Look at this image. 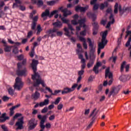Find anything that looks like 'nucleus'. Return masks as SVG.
<instances>
[{"mask_svg":"<svg viewBox=\"0 0 131 131\" xmlns=\"http://www.w3.org/2000/svg\"><path fill=\"white\" fill-rule=\"evenodd\" d=\"M37 64H38V61L33 59L32 62L31 64L32 68L33 70L34 75H32V79L33 80V86H38L39 84H41L42 86L45 87L46 84L45 83V81L41 79V77L38 73H36V71L37 70Z\"/></svg>","mask_w":131,"mask_h":131,"instance_id":"obj_1","label":"nucleus"},{"mask_svg":"<svg viewBox=\"0 0 131 131\" xmlns=\"http://www.w3.org/2000/svg\"><path fill=\"white\" fill-rule=\"evenodd\" d=\"M17 65L16 75H18V76H25L27 74V69L25 67H23L21 62H18Z\"/></svg>","mask_w":131,"mask_h":131,"instance_id":"obj_2","label":"nucleus"},{"mask_svg":"<svg viewBox=\"0 0 131 131\" xmlns=\"http://www.w3.org/2000/svg\"><path fill=\"white\" fill-rule=\"evenodd\" d=\"M22 88H23V83L22 82L21 78L18 77L15 79V83L14 85V88L15 90H17V91H20Z\"/></svg>","mask_w":131,"mask_h":131,"instance_id":"obj_3","label":"nucleus"},{"mask_svg":"<svg viewBox=\"0 0 131 131\" xmlns=\"http://www.w3.org/2000/svg\"><path fill=\"white\" fill-rule=\"evenodd\" d=\"M28 129H29V130L34 129L35 127H36V125H37V120H35L34 118L31 119L28 121Z\"/></svg>","mask_w":131,"mask_h":131,"instance_id":"obj_4","label":"nucleus"},{"mask_svg":"<svg viewBox=\"0 0 131 131\" xmlns=\"http://www.w3.org/2000/svg\"><path fill=\"white\" fill-rule=\"evenodd\" d=\"M15 3L13 4L12 8H19L20 11H25L26 8L23 5H21L22 2L20 0H15Z\"/></svg>","mask_w":131,"mask_h":131,"instance_id":"obj_5","label":"nucleus"},{"mask_svg":"<svg viewBox=\"0 0 131 131\" xmlns=\"http://www.w3.org/2000/svg\"><path fill=\"white\" fill-rule=\"evenodd\" d=\"M113 74L112 73L110 72V69L109 68H107L105 70V78L108 77L111 80L108 81V85H111L113 82V79L112 78Z\"/></svg>","mask_w":131,"mask_h":131,"instance_id":"obj_6","label":"nucleus"},{"mask_svg":"<svg viewBox=\"0 0 131 131\" xmlns=\"http://www.w3.org/2000/svg\"><path fill=\"white\" fill-rule=\"evenodd\" d=\"M78 85V84H74L72 85L71 88H66L63 89V91L61 92V94L64 95V94H69V93H71V92H73V91L77 88Z\"/></svg>","mask_w":131,"mask_h":131,"instance_id":"obj_7","label":"nucleus"},{"mask_svg":"<svg viewBox=\"0 0 131 131\" xmlns=\"http://www.w3.org/2000/svg\"><path fill=\"white\" fill-rule=\"evenodd\" d=\"M58 31V29L53 28V29H50L48 30L46 33L47 34L49 35V36L51 37V38H53V37H55V36H57V34H56V32Z\"/></svg>","mask_w":131,"mask_h":131,"instance_id":"obj_8","label":"nucleus"},{"mask_svg":"<svg viewBox=\"0 0 131 131\" xmlns=\"http://www.w3.org/2000/svg\"><path fill=\"white\" fill-rule=\"evenodd\" d=\"M115 9L114 12L115 14H117L118 13V8H119V12L120 13V15L122 16L123 15V13H124V10L121 9V5H118V3H116L114 6Z\"/></svg>","mask_w":131,"mask_h":131,"instance_id":"obj_9","label":"nucleus"},{"mask_svg":"<svg viewBox=\"0 0 131 131\" xmlns=\"http://www.w3.org/2000/svg\"><path fill=\"white\" fill-rule=\"evenodd\" d=\"M87 40L89 41V50L90 51V54L91 55H94V53H95V52H96V50L94 48V42L92 41V40L90 38H88Z\"/></svg>","mask_w":131,"mask_h":131,"instance_id":"obj_10","label":"nucleus"},{"mask_svg":"<svg viewBox=\"0 0 131 131\" xmlns=\"http://www.w3.org/2000/svg\"><path fill=\"white\" fill-rule=\"evenodd\" d=\"M24 123V121H23V117H21L18 119L17 122H16L15 125L17 126L16 129L18 130V129H22L23 128V124Z\"/></svg>","mask_w":131,"mask_h":131,"instance_id":"obj_11","label":"nucleus"},{"mask_svg":"<svg viewBox=\"0 0 131 131\" xmlns=\"http://www.w3.org/2000/svg\"><path fill=\"white\" fill-rule=\"evenodd\" d=\"M86 21V18L85 17L80 19L78 20V24H79V26L76 27V31H79L80 30L81 27H83V25H85L84 23H85V21Z\"/></svg>","mask_w":131,"mask_h":131,"instance_id":"obj_12","label":"nucleus"},{"mask_svg":"<svg viewBox=\"0 0 131 131\" xmlns=\"http://www.w3.org/2000/svg\"><path fill=\"white\" fill-rule=\"evenodd\" d=\"M89 9V6H86L85 7H82L79 6H77L75 7V11L76 12H78V11H80V12H85L86 10Z\"/></svg>","mask_w":131,"mask_h":131,"instance_id":"obj_13","label":"nucleus"},{"mask_svg":"<svg viewBox=\"0 0 131 131\" xmlns=\"http://www.w3.org/2000/svg\"><path fill=\"white\" fill-rule=\"evenodd\" d=\"M94 26L93 28V35H96L98 33V29H99V25H98V23L94 22L93 24Z\"/></svg>","mask_w":131,"mask_h":131,"instance_id":"obj_14","label":"nucleus"},{"mask_svg":"<svg viewBox=\"0 0 131 131\" xmlns=\"http://www.w3.org/2000/svg\"><path fill=\"white\" fill-rule=\"evenodd\" d=\"M73 18H74V20L71 21L72 24H73V25H77V24H78V18H79L78 14H75Z\"/></svg>","mask_w":131,"mask_h":131,"instance_id":"obj_15","label":"nucleus"},{"mask_svg":"<svg viewBox=\"0 0 131 131\" xmlns=\"http://www.w3.org/2000/svg\"><path fill=\"white\" fill-rule=\"evenodd\" d=\"M78 38L80 41L83 42V47L85 50L88 49V45L86 44V40L83 37L80 36H78Z\"/></svg>","mask_w":131,"mask_h":131,"instance_id":"obj_16","label":"nucleus"},{"mask_svg":"<svg viewBox=\"0 0 131 131\" xmlns=\"http://www.w3.org/2000/svg\"><path fill=\"white\" fill-rule=\"evenodd\" d=\"M110 21H109L106 26V28H109V27H110V25H111V24H113L114 23V22H115V19H114V17H113V14H111V16H110Z\"/></svg>","mask_w":131,"mask_h":131,"instance_id":"obj_17","label":"nucleus"},{"mask_svg":"<svg viewBox=\"0 0 131 131\" xmlns=\"http://www.w3.org/2000/svg\"><path fill=\"white\" fill-rule=\"evenodd\" d=\"M20 106V104H17L16 105L12 106L11 108H10V116H13L14 115V114L15 113V112L14 110L17 108H19V106Z\"/></svg>","mask_w":131,"mask_h":131,"instance_id":"obj_18","label":"nucleus"},{"mask_svg":"<svg viewBox=\"0 0 131 131\" xmlns=\"http://www.w3.org/2000/svg\"><path fill=\"white\" fill-rule=\"evenodd\" d=\"M101 63L100 62H97L96 65L94 66L93 68V71H94L96 74H98L99 73V67L101 66Z\"/></svg>","mask_w":131,"mask_h":131,"instance_id":"obj_19","label":"nucleus"},{"mask_svg":"<svg viewBox=\"0 0 131 131\" xmlns=\"http://www.w3.org/2000/svg\"><path fill=\"white\" fill-rule=\"evenodd\" d=\"M119 90L118 89V88H116V87H113L112 88L110 94H109V97H111V95H113V94H117V93H118Z\"/></svg>","mask_w":131,"mask_h":131,"instance_id":"obj_20","label":"nucleus"},{"mask_svg":"<svg viewBox=\"0 0 131 131\" xmlns=\"http://www.w3.org/2000/svg\"><path fill=\"white\" fill-rule=\"evenodd\" d=\"M83 28L84 29V30L81 31L80 32V35H82V36H85V35H86V30L89 29V27H88L85 25H84L83 26Z\"/></svg>","mask_w":131,"mask_h":131,"instance_id":"obj_21","label":"nucleus"},{"mask_svg":"<svg viewBox=\"0 0 131 131\" xmlns=\"http://www.w3.org/2000/svg\"><path fill=\"white\" fill-rule=\"evenodd\" d=\"M49 103H50V100L45 99L43 102L39 103V106L40 107H43V106H47V105H49Z\"/></svg>","mask_w":131,"mask_h":131,"instance_id":"obj_22","label":"nucleus"},{"mask_svg":"<svg viewBox=\"0 0 131 131\" xmlns=\"http://www.w3.org/2000/svg\"><path fill=\"white\" fill-rule=\"evenodd\" d=\"M62 13H63L64 17H67V16L69 15H71V12L70 11H69L67 8H66L62 10Z\"/></svg>","mask_w":131,"mask_h":131,"instance_id":"obj_23","label":"nucleus"},{"mask_svg":"<svg viewBox=\"0 0 131 131\" xmlns=\"http://www.w3.org/2000/svg\"><path fill=\"white\" fill-rule=\"evenodd\" d=\"M53 25L54 26L53 28H56V27L61 28V27H62V23H61V21L55 22L53 24Z\"/></svg>","mask_w":131,"mask_h":131,"instance_id":"obj_24","label":"nucleus"},{"mask_svg":"<svg viewBox=\"0 0 131 131\" xmlns=\"http://www.w3.org/2000/svg\"><path fill=\"white\" fill-rule=\"evenodd\" d=\"M50 15V10L49 9H46L45 11L42 13L41 17L43 18V17H49Z\"/></svg>","mask_w":131,"mask_h":131,"instance_id":"obj_25","label":"nucleus"},{"mask_svg":"<svg viewBox=\"0 0 131 131\" xmlns=\"http://www.w3.org/2000/svg\"><path fill=\"white\" fill-rule=\"evenodd\" d=\"M128 76H129L128 75H122L120 76L119 79L121 81H126V80H127V77H128Z\"/></svg>","mask_w":131,"mask_h":131,"instance_id":"obj_26","label":"nucleus"},{"mask_svg":"<svg viewBox=\"0 0 131 131\" xmlns=\"http://www.w3.org/2000/svg\"><path fill=\"white\" fill-rule=\"evenodd\" d=\"M97 115V113L95 114V115L92 118V122L90 123V124L87 126L86 129H90L92 126H93V124L94 123V121H95V116Z\"/></svg>","mask_w":131,"mask_h":131,"instance_id":"obj_27","label":"nucleus"},{"mask_svg":"<svg viewBox=\"0 0 131 131\" xmlns=\"http://www.w3.org/2000/svg\"><path fill=\"white\" fill-rule=\"evenodd\" d=\"M36 30V35H39V34H40V32L42 31V28H41V26H40V25H38L37 26Z\"/></svg>","mask_w":131,"mask_h":131,"instance_id":"obj_28","label":"nucleus"},{"mask_svg":"<svg viewBox=\"0 0 131 131\" xmlns=\"http://www.w3.org/2000/svg\"><path fill=\"white\" fill-rule=\"evenodd\" d=\"M40 94L37 91H36L35 94L32 95V98L34 100H37L39 98Z\"/></svg>","mask_w":131,"mask_h":131,"instance_id":"obj_29","label":"nucleus"},{"mask_svg":"<svg viewBox=\"0 0 131 131\" xmlns=\"http://www.w3.org/2000/svg\"><path fill=\"white\" fill-rule=\"evenodd\" d=\"M63 30L65 32V33H64L65 35H66V36H69V37H70V36H71V35H70V32L68 30V28L65 27V28H64Z\"/></svg>","mask_w":131,"mask_h":131,"instance_id":"obj_30","label":"nucleus"},{"mask_svg":"<svg viewBox=\"0 0 131 131\" xmlns=\"http://www.w3.org/2000/svg\"><path fill=\"white\" fill-rule=\"evenodd\" d=\"M36 5L39 8L43 5V2L42 1V0H37Z\"/></svg>","mask_w":131,"mask_h":131,"instance_id":"obj_31","label":"nucleus"},{"mask_svg":"<svg viewBox=\"0 0 131 131\" xmlns=\"http://www.w3.org/2000/svg\"><path fill=\"white\" fill-rule=\"evenodd\" d=\"M81 63H82L81 65V70H83L84 68H85V66H86V64L85 63V59H82V61H81Z\"/></svg>","mask_w":131,"mask_h":131,"instance_id":"obj_32","label":"nucleus"},{"mask_svg":"<svg viewBox=\"0 0 131 131\" xmlns=\"http://www.w3.org/2000/svg\"><path fill=\"white\" fill-rule=\"evenodd\" d=\"M57 13H58V10H54L53 11L51 12L50 13L49 12V15H48V17L49 18H52V17L54 16L55 14H57Z\"/></svg>","mask_w":131,"mask_h":131,"instance_id":"obj_33","label":"nucleus"},{"mask_svg":"<svg viewBox=\"0 0 131 131\" xmlns=\"http://www.w3.org/2000/svg\"><path fill=\"white\" fill-rule=\"evenodd\" d=\"M56 3V1H47V4L48 6H54Z\"/></svg>","mask_w":131,"mask_h":131,"instance_id":"obj_34","label":"nucleus"},{"mask_svg":"<svg viewBox=\"0 0 131 131\" xmlns=\"http://www.w3.org/2000/svg\"><path fill=\"white\" fill-rule=\"evenodd\" d=\"M100 7V10H103L104 9V8L106 7H108V3L104 2V4H101Z\"/></svg>","mask_w":131,"mask_h":131,"instance_id":"obj_35","label":"nucleus"},{"mask_svg":"<svg viewBox=\"0 0 131 131\" xmlns=\"http://www.w3.org/2000/svg\"><path fill=\"white\" fill-rule=\"evenodd\" d=\"M61 97H57L55 101L53 102V104H54L55 105H58V104H59V103H60V101H61Z\"/></svg>","mask_w":131,"mask_h":131,"instance_id":"obj_36","label":"nucleus"},{"mask_svg":"<svg viewBox=\"0 0 131 131\" xmlns=\"http://www.w3.org/2000/svg\"><path fill=\"white\" fill-rule=\"evenodd\" d=\"M5 47V48H4L5 52H11V50H12L11 47H10L7 45Z\"/></svg>","mask_w":131,"mask_h":131,"instance_id":"obj_37","label":"nucleus"},{"mask_svg":"<svg viewBox=\"0 0 131 131\" xmlns=\"http://www.w3.org/2000/svg\"><path fill=\"white\" fill-rule=\"evenodd\" d=\"M13 53H14V54H18V53H19V50H18V48H17V47H16V45H15L14 46V49L12 51Z\"/></svg>","mask_w":131,"mask_h":131,"instance_id":"obj_38","label":"nucleus"},{"mask_svg":"<svg viewBox=\"0 0 131 131\" xmlns=\"http://www.w3.org/2000/svg\"><path fill=\"white\" fill-rule=\"evenodd\" d=\"M1 128L3 129V131H9L8 127L6 125H2Z\"/></svg>","mask_w":131,"mask_h":131,"instance_id":"obj_39","label":"nucleus"},{"mask_svg":"<svg viewBox=\"0 0 131 131\" xmlns=\"http://www.w3.org/2000/svg\"><path fill=\"white\" fill-rule=\"evenodd\" d=\"M107 34H108V31L107 30H106L103 33L102 36L103 40H104V38H106V37H107Z\"/></svg>","mask_w":131,"mask_h":131,"instance_id":"obj_40","label":"nucleus"},{"mask_svg":"<svg viewBox=\"0 0 131 131\" xmlns=\"http://www.w3.org/2000/svg\"><path fill=\"white\" fill-rule=\"evenodd\" d=\"M98 91H96V93H97V94H99V93L100 92H102V90H103V85H102V84L99 85L98 86Z\"/></svg>","mask_w":131,"mask_h":131,"instance_id":"obj_41","label":"nucleus"},{"mask_svg":"<svg viewBox=\"0 0 131 131\" xmlns=\"http://www.w3.org/2000/svg\"><path fill=\"white\" fill-rule=\"evenodd\" d=\"M105 46L106 45H105L104 44H103V43L100 42L98 44V48L101 49V50H102V49H104V48H105Z\"/></svg>","mask_w":131,"mask_h":131,"instance_id":"obj_42","label":"nucleus"},{"mask_svg":"<svg viewBox=\"0 0 131 131\" xmlns=\"http://www.w3.org/2000/svg\"><path fill=\"white\" fill-rule=\"evenodd\" d=\"M8 93L11 96H13L14 95V90H13L12 88H9L8 90Z\"/></svg>","mask_w":131,"mask_h":131,"instance_id":"obj_43","label":"nucleus"},{"mask_svg":"<svg viewBox=\"0 0 131 131\" xmlns=\"http://www.w3.org/2000/svg\"><path fill=\"white\" fill-rule=\"evenodd\" d=\"M112 59H113V62L115 63L116 60H117V56H114L113 54L112 56L110 58V60H111Z\"/></svg>","mask_w":131,"mask_h":131,"instance_id":"obj_44","label":"nucleus"},{"mask_svg":"<svg viewBox=\"0 0 131 131\" xmlns=\"http://www.w3.org/2000/svg\"><path fill=\"white\" fill-rule=\"evenodd\" d=\"M10 119V117H5V118H3V119H0V122H5L6 120H8Z\"/></svg>","mask_w":131,"mask_h":131,"instance_id":"obj_45","label":"nucleus"},{"mask_svg":"<svg viewBox=\"0 0 131 131\" xmlns=\"http://www.w3.org/2000/svg\"><path fill=\"white\" fill-rule=\"evenodd\" d=\"M36 23H33L32 22V25H31V29L32 30H35V28L36 27Z\"/></svg>","mask_w":131,"mask_h":131,"instance_id":"obj_46","label":"nucleus"},{"mask_svg":"<svg viewBox=\"0 0 131 131\" xmlns=\"http://www.w3.org/2000/svg\"><path fill=\"white\" fill-rule=\"evenodd\" d=\"M68 27L69 29H70L71 31V34H74L73 32L74 29H73V28H72V26L69 24H68Z\"/></svg>","mask_w":131,"mask_h":131,"instance_id":"obj_47","label":"nucleus"},{"mask_svg":"<svg viewBox=\"0 0 131 131\" xmlns=\"http://www.w3.org/2000/svg\"><path fill=\"white\" fill-rule=\"evenodd\" d=\"M2 99L4 101V102H8V101H9V100L10 99V98L5 96H3V97L2 98Z\"/></svg>","mask_w":131,"mask_h":131,"instance_id":"obj_48","label":"nucleus"},{"mask_svg":"<svg viewBox=\"0 0 131 131\" xmlns=\"http://www.w3.org/2000/svg\"><path fill=\"white\" fill-rule=\"evenodd\" d=\"M32 34H33V32L32 31H30L28 33V35H27L28 38H30V37H31V36H32Z\"/></svg>","mask_w":131,"mask_h":131,"instance_id":"obj_49","label":"nucleus"},{"mask_svg":"<svg viewBox=\"0 0 131 131\" xmlns=\"http://www.w3.org/2000/svg\"><path fill=\"white\" fill-rule=\"evenodd\" d=\"M17 58L19 61H21V60H23V59H24V55H23V54H21L19 56H17Z\"/></svg>","mask_w":131,"mask_h":131,"instance_id":"obj_50","label":"nucleus"},{"mask_svg":"<svg viewBox=\"0 0 131 131\" xmlns=\"http://www.w3.org/2000/svg\"><path fill=\"white\" fill-rule=\"evenodd\" d=\"M37 20H38V16L36 15L33 17V23H37Z\"/></svg>","mask_w":131,"mask_h":131,"instance_id":"obj_51","label":"nucleus"},{"mask_svg":"<svg viewBox=\"0 0 131 131\" xmlns=\"http://www.w3.org/2000/svg\"><path fill=\"white\" fill-rule=\"evenodd\" d=\"M61 20H62L63 23H66V24H68V23H69V20L66 19L64 17H62Z\"/></svg>","mask_w":131,"mask_h":131,"instance_id":"obj_52","label":"nucleus"},{"mask_svg":"<svg viewBox=\"0 0 131 131\" xmlns=\"http://www.w3.org/2000/svg\"><path fill=\"white\" fill-rule=\"evenodd\" d=\"M22 114L16 113L13 117V120H15V119H16V118H18V117H19V116H21Z\"/></svg>","mask_w":131,"mask_h":131,"instance_id":"obj_53","label":"nucleus"},{"mask_svg":"<svg viewBox=\"0 0 131 131\" xmlns=\"http://www.w3.org/2000/svg\"><path fill=\"white\" fill-rule=\"evenodd\" d=\"M83 73H84V71L83 70H81L78 72V75H79V76H81L82 75H83Z\"/></svg>","mask_w":131,"mask_h":131,"instance_id":"obj_54","label":"nucleus"},{"mask_svg":"<svg viewBox=\"0 0 131 131\" xmlns=\"http://www.w3.org/2000/svg\"><path fill=\"white\" fill-rule=\"evenodd\" d=\"M125 64H126V62L125 61H123L121 64V72H122V71H123V69L124 68V65H125Z\"/></svg>","mask_w":131,"mask_h":131,"instance_id":"obj_55","label":"nucleus"},{"mask_svg":"<svg viewBox=\"0 0 131 131\" xmlns=\"http://www.w3.org/2000/svg\"><path fill=\"white\" fill-rule=\"evenodd\" d=\"M93 64H94L93 61H90L87 64L88 68H91V67H92Z\"/></svg>","mask_w":131,"mask_h":131,"instance_id":"obj_56","label":"nucleus"},{"mask_svg":"<svg viewBox=\"0 0 131 131\" xmlns=\"http://www.w3.org/2000/svg\"><path fill=\"white\" fill-rule=\"evenodd\" d=\"M45 90H46V91H48V92L51 94V96H52V94H53V91L50 88H49V87L46 86V87L45 88Z\"/></svg>","mask_w":131,"mask_h":131,"instance_id":"obj_57","label":"nucleus"},{"mask_svg":"<svg viewBox=\"0 0 131 131\" xmlns=\"http://www.w3.org/2000/svg\"><path fill=\"white\" fill-rule=\"evenodd\" d=\"M49 109L47 107H44L41 111V113H47V112H48V110Z\"/></svg>","mask_w":131,"mask_h":131,"instance_id":"obj_58","label":"nucleus"},{"mask_svg":"<svg viewBox=\"0 0 131 131\" xmlns=\"http://www.w3.org/2000/svg\"><path fill=\"white\" fill-rule=\"evenodd\" d=\"M59 93H61V90H55L54 91V93H52V95L56 96V95H57V94H59Z\"/></svg>","mask_w":131,"mask_h":131,"instance_id":"obj_59","label":"nucleus"},{"mask_svg":"<svg viewBox=\"0 0 131 131\" xmlns=\"http://www.w3.org/2000/svg\"><path fill=\"white\" fill-rule=\"evenodd\" d=\"M130 41H131V37L128 38V40L126 42L125 44L126 47H128L130 45Z\"/></svg>","mask_w":131,"mask_h":131,"instance_id":"obj_60","label":"nucleus"},{"mask_svg":"<svg viewBox=\"0 0 131 131\" xmlns=\"http://www.w3.org/2000/svg\"><path fill=\"white\" fill-rule=\"evenodd\" d=\"M4 6H5V2L4 1H0V10H2V8Z\"/></svg>","mask_w":131,"mask_h":131,"instance_id":"obj_61","label":"nucleus"},{"mask_svg":"<svg viewBox=\"0 0 131 131\" xmlns=\"http://www.w3.org/2000/svg\"><path fill=\"white\" fill-rule=\"evenodd\" d=\"M56 33L57 36H62V35L63 34V32H62L61 31H56Z\"/></svg>","mask_w":131,"mask_h":131,"instance_id":"obj_62","label":"nucleus"},{"mask_svg":"<svg viewBox=\"0 0 131 131\" xmlns=\"http://www.w3.org/2000/svg\"><path fill=\"white\" fill-rule=\"evenodd\" d=\"M101 43H102L103 45H105V46H106V45H107V40L106 39V38H104L103 40V38H102L101 40Z\"/></svg>","mask_w":131,"mask_h":131,"instance_id":"obj_63","label":"nucleus"},{"mask_svg":"<svg viewBox=\"0 0 131 131\" xmlns=\"http://www.w3.org/2000/svg\"><path fill=\"white\" fill-rule=\"evenodd\" d=\"M62 108H63V104L62 103H60L57 106V110H61Z\"/></svg>","mask_w":131,"mask_h":131,"instance_id":"obj_64","label":"nucleus"}]
</instances>
